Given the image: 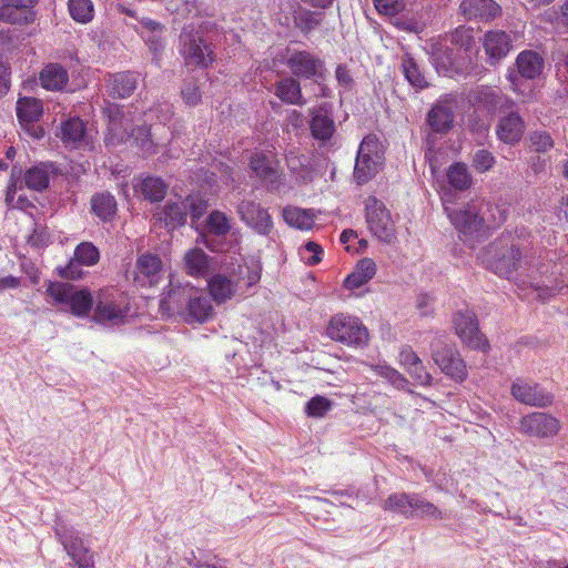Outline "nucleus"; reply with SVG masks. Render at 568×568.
Returning a JSON list of instances; mask_svg holds the SVG:
<instances>
[{
    "label": "nucleus",
    "instance_id": "nucleus-1",
    "mask_svg": "<svg viewBox=\"0 0 568 568\" xmlns=\"http://www.w3.org/2000/svg\"><path fill=\"white\" fill-rule=\"evenodd\" d=\"M160 307L165 312L181 315L189 324L205 323L213 316L211 297L189 283L170 281Z\"/></svg>",
    "mask_w": 568,
    "mask_h": 568
},
{
    "label": "nucleus",
    "instance_id": "nucleus-2",
    "mask_svg": "<svg viewBox=\"0 0 568 568\" xmlns=\"http://www.w3.org/2000/svg\"><path fill=\"white\" fill-rule=\"evenodd\" d=\"M261 278L260 267L256 264L237 261L226 266L223 273L214 274L207 281L210 295L216 303L231 300L239 292L256 284Z\"/></svg>",
    "mask_w": 568,
    "mask_h": 568
},
{
    "label": "nucleus",
    "instance_id": "nucleus-3",
    "mask_svg": "<svg viewBox=\"0 0 568 568\" xmlns=\"http://www.w3.org/2000/svg\"><path fill=\"white\" fill-rule=\"evenodd\" d=\"M45 294L52 305H58L77 317H87L95 303L88 288H77L70 283L50 282Z\"/></svg>",
    "mask_w": 568,
    "mask_h": 568
},
{
    "label": "nucleus",
    "instance_id": "nucleus-4",
    "mask_svg": "<svg viewBox=\"0 0 568 568\" xmlns=\"http://www.w3.org/2000/svg\"><path fill=\"white\" fill-rule=\"evenodd\" d=\"M483 263L495 274L509 277L521 264V253L515 239L507 234L490 243L483 255Z\"/></svg>",
    "mask_w": 568,
    "mask_h": 568
},
{
    "label": "nucleus",
    "instance_id": "nucleus-5",
    "mask_svg": "<svg viewBox=\"0 0 568 568\" xmlns=\"http://www.w3.org/2000/svg\"><path fill=\"white\" fill-rule=\"evenodd\" d=\"M179 51L186 67L207 69L216 59L213 44L192 24L182 29Z\"/></svg>",
    "mask_w": 568,
    "mask_h": 568
},
{
    "label": "nucleus",
    "instance_id": "nucleus-6",
    "mask_svg": "<svg viewBox=\"0 0 568 568\" xmlns=\"http://www.w3.org/2000/svg\"><path fill=\"white\" fill-rule=\"evenodd\" d=\"M454 119L453 99L449 97L439 100L427 114V124L430 131L426 134L425 139V158L432 166L436 164V153L439 150L437 146L438 135L452 129Z\"/></svg>",
    "mask_w": 568,
    "mask_h": 568
},
{
    "label": "nucleus",
    "instance_id": "nucleus-7",
    "mask_svg": "<svg viewBox=\"0 0 568 568\" xmlns=\"http://www.w3.org/2000/svg\"><path fill=\"white\" fill-rule=\"evenodd\" d=\"M445 212L458 231L460 240L470 247L486 237L484 222L480 219V205L476 201H471L460 209L445 206Z\"/></svg>",
    "mask_w": 568,
    "mask_h": 568
},
{
    "label": "nucleus",
    "instance_id": "nucleus-8",
    "mask_svg": "<svg viewBox=\"0 0 568 568\" xmlns=\"http://www.w3.org/2000/svg\"><path fill=\"white\" fill-rule=\"evenodd\" d=\"M383 164L384 148L379 139L374 134L366 135L358 146L354 180L359 185L367 183L382 170Z\"/></svg>",
    "mask_w": 568,
    "mask_h": 568
},
{
    "label": "nucleus",
    "instance_id": "nucleus-9",
    "mask_svg": "<svg viewBox=\"0 0 568 568\" xmlns=\"http://www.w3.org/2000/svg\"><path fill=\"white\" fill-rule=\"evenodd\" d=\"M129 313L126 296L118 290H101L95 297L93 321L105 326L125 323Z\"/></svg>",
    "mask_w": 568,
    "mask_h": 568
},
{
    "label": "nucleus",
    "instance_id": "nucleus-10",
    "mask_svg": "<svg viewBox=\"0 0 568 568\" xmlns=\"http://www.w3.org/2000/svg\"><path fill=\"white\" fill-rule=\"evenodd\" d=\"M327 336L348 346L363 347L367 344L368 332L357 317L338 314L331 318Z\"/></svg>",
    "mask_w": 568,
    "mask_h": 568
},
{
    "label": "nucleus",
    "instance_id": "nucleus-11",
    "mask_svg": "<svg viewBox=\"0 0 568 568\" xmlns=\"http://www.w3.org/2000/svg\"><path fill=\"white\" fill-rule=\"evenodd\" d=\"M54 532L78 568H94L93 554L84 546L79 530L63 521H58Z\"/></svg>",
    "mask_w": 568,
    "mask_h": 568
},
{
    "label": "nucleus",
    "instance_id": "nucleus-12",
    "mask_svg": "<svg viewBox=\"0 0 568 568\" xmlns=\"http://www.w3.org/2000/svg\"><path fill=\"white\" fill-rule=\"evenodd\" d=\"M432 57L437 72L445 77L454 78L469 73L470 57H466L447 41L436 43Z\"/></svg>",
    "mask_w": 568,
    "mask_h": 568
},
{
    "label": "nucleus",
    "instance_id": "nucleus-13",
    "mask_svg": "<svg viewBox=\"0 0 568 568\" xmlns=\"http://www.w3.org/2000/svg\"><path fill=\"white\" fill-rule=\"evenodd\" d=\"M468 102L489 114L506 112L516 108V102L503 92L501 89L488 85H478L468 93Z\"/></svg>",
    "mask_w": 568,
    "mask_h": 568
},
{
    "label": "nucleus",
    "instance_id": "nucleus-14",
    "mask_svg": "<svg viewBox=\"0 0 568 568\" xmlns=\"http://www.w3.org/2000/svg\"><path fill=\"white\" fill-rule=\"evenodd\" d=\"M286 65L294 77L316 83L326 75L324 61L310 51L293 50L286 59Z\"/></svg>",
    "mask_w": 568,
    "mask_h": 568
},
{
    "label": "nucleus",
    "instance_id": "nucleus-15",
    "mask_svg": "<svg viewBox=\"0 0 568 568\" xmlns=\"http://www.w3.org/2000/svg\"><path fill=\"white\" fill-rule=\"evenodd\" d=\"M454 327L462 342L470 348L487 352L488 341L479 332L477 317L469 310L458 311L454 315Z\"/></svg>",
    "mask_w": 568,
    "mask_h": 568
},
{
    "label": "nucleus",
    "instance_id": "nucleus-16",
    "mask_svg": "<svg viewBox=\"0 0 568 568\" xmlns=\"http://www.w3.org/2000/svg\"><path fill=\"white\" fill-rule=\"evenodd\" d=\"M251 170L271 191H278L283 183L280 162L272 153L254 152L250 160Z\"/></svg>",
    "mask_w": 568,
    "mask_h": 568
},
{
    "label": "nucleus",
    "instance_id": "nucleus-17",
    "mask_svg": "<svg viewBox=\"0 0 568 568\" xmlns=\"http://www.w3.org/2000/svg\"><path fill=\"white\" fill-rule=\"evenodd\" d=\"M366 222L372 233L382 241L390 242L394 236V223L384 203L374 196L366 202Z\"/></svg>",
    "mask_w": 568,
    "mask_h": 568
},
{
    "label": "nucleus",
    "instance_id": "nucleus-18",
    "mask_svg": "<svg viewBox=\"0 0 568 568\" xmlns=\"http://www.w3.org/2000/svg\"><path fill=\"white\" fill-rule=\"evenodd\" d=\"M432 356L435 364L440 371L457 383H462L467 378V368L459 352L450 345H444L439 348L434 345Z\"/></svg>",
    "mask_w": 568,
    "mask_h": 568
},
{
    "label": "nucleus",
    "instance_id": "nucleus-19",
    "mask_svg": "<svg viewBox=\"0 0 568 568\" xmlns=\"http://www.w3.org/2000/svg\"><path fill=\"white\" fill-rule=\"evenodd\" d=\"M561 424L555 416L534 412L521 417L519 429L523 434L537 438H552L560 430Z\"/></svg>",
    "mask_w": 568,
    "mask_h": 568
},
{
    "label": "nucleus",
    "instance_id": "nucleus-20",
    "mask_svg": "<svg viewBox=\"0 0 568 568\" xmlns=\"http://www.w3.org/2000/svg\"><path fill=\"white\" fill-rule=\"evenodd\" d=\"M511 395L519 403L535 407H547L554 402V396L542 386L524 378L513 383Z\"/></svg>",
    "mask_w": 568,
    "mask_h": 568
},
{
    "label": "nucleus",
    "instance_id": "nucleus-21",
    "mask_svg": "<svg viewBox=\"0 0 568 568\" xmlns=\"http://www.w3.org/2000/svg\"><path fill=\"white\" fill-rule=\"evenodd\" d=\"M42 112L43 108L38 99L26 97L17 102V116L21 126L37 140L44 135L43 129L38 124Z\"/></svg>",
    "mask_w": 568,
    "mask_h": 568
},
{
    "label": "nucleus",
    "instance_id": "nucleus-22",
    "mask_svg": "<svg viewBox=\"0 0 568 568\" xmlns=\"http://www.w3.org/2000/svg\"><path fill=\"white\" fill-rule=\"evenodd\" d=\"M241 220L261 235H267L273 229V221L266 209L258 202L243 200L237 205Z\"/></svg>",
    "mask_w": 568,
    "mask_h": 568
},
{
    "label": "nucleus",
    "instance_id": "nucleus-23",
    "mask_svg": "<svg viewBox=\"0 0 568 568\" xmlns=\"http://www.w3.org/2000/svg\"><path fill=\"white\" fill-rule=\"evenodd\" d=\"M503 113L496 125V135L503 143L515 145L521 140L526 123L515 108Z\"/></svg>",
    "mask_w": 568,
    "mask_h": 568
},
{
    "label": "nucleus",
    "instance_id": "nucleus-24",
    "mask_svg": "<svg viewBox=\"0 0 568 568\" xmlns=\"http://www.w3.org/2000/svg\"><path fill=\"white\" fill-rule=\"evenodd\" d=\"M483 47L490 65H496L507 57L511 49V39L503 30H490L484 34Z\"/></svg>",
    "mask_w": 568,
    "mask_h": 568
},
{
    "label": "nucleus",
    "instance_id": "nucleus-25",
    "mask_svg": "<svg viewBox=\"0 0 568 568\" xmlns=\"http://www.w3.org/2000/svg\"><path fill=\"white\" fill-rule=\"evenodd\" d=\"M162 261L155 254H142L135 263L134 281L140 286H153L159 283Z\"/></svg>",
    "mask_w": 568,
    "mask_h": 568
},
{
    "label": "nucleus",
    "instance_id": "nucleus-26",
    "mask_svg": "<svg viewBox=\"0 0 568 568\" xmlns=\"http://www.w3.org/2000/svg\"><path fill=\"white\" fill-rule=\"evenodd\" d=\"M99 258L100 252L97 246L90 242H82L75 247L74 257L62 271V276L71 280L79 278L82 275L79 265L92 266L98 263Z\"/></svg>",
    "mask_w": 568,
    "mask_h": 568
},
{
    "label": "nucleus",
    "instance_id": "nucleus-27",
    "mask_svg": "<svg viewBox=\"0 0 568 568\" xmlns=\"http://www.w3.org/2000/svg\"><path fill=\"white\" fill-rule=\"evenodd\" d=\"M500 7L494 0H463L459 6L460 14L467 19L490 21L500 14Z\"/></svg>",
    "mask_w": 568,
    "mask_h": 568
},
{
    "label": "nucleus",
    "instance_id": "nucleus-28",
    "mask_svg": "<svg viewBox=\"0 0 568 568\" xmlns=\"http://www.w3.org/2000/svg\"><path fill=\"white\" fill-rule=\"evenodd\" d=\"M138 80V74L131 71L109 74L105 80V89L111 98L125 99L135 91Z\"/></svg>",
    "mask_w": 568,
    "mask_h": 568
},
{
    "label": "nucleus",
    "instance_id": "nucleus-29",
    "mask_svg": "<svg viewBox=\"0 0 568 568\" xmlns=\"http://www.w3.org/2000/svg\"><path fill=\"white\" fill-rule=\"evenodd\" d=\"M311 131L316 140L327 141L335 132L332 110L328 105L323 104L311 111Z\"/></svg>",
    "mask_w": 568,
    "mask_h": 568
},
{
    "label": "nucleus",
    "instance_id": "nucleus-30",
    "mask_svg": "<svg viewBox=\"0 0 568 568\" xmlns=\"http://www.w3.org/2000/svg\"><path fill=\"white\" fill-rule=\"evenodd\" d=\"M274 94L284 103L292 105H304L306 100L303 98L300 82L293 77H286L274 84Z\"/></svg>",
    "mask_w": 568,
    "mask_h": 568
},
{
    "label": "nucleus",
    "instance_id": "nucleus-31",
    "mask_svg": "<svg viewBox=\"0 0 568 568\" xmlns=\"http://www.w3.org/2000/svg\"><path fill=\"white\" fill-rule=\"evenodd\" d=\"M516 65L520 77L534 80L538 78L544 70V59L535 51L525 50L517 55Z\"/></svg>",
    "mask_w": 568,
    "mask_h": 568
},
{
    "label": "nucleus",
    "instance_id": "nucleus-32",
    "mask_svg": "<svg viewBox=\"0 0 568 568\" xmlns=\"http://www.w3.org/2000/svg\"><path fill=\"white\" fill-rule=\"evenodd\" d=\"M375 274V262L369 257H364L357 262L355 270L344 280V286L351 291L359 288L371 281Z\"/></svg>",
    "mask_w": 568,
    "mask_h": 568
},
{
    "label": "nucleus",
    "instance_id": "nucleus-33",
    "mask_svg": "<svg viewBox=\"0 0 568 568\" xmlns=\"http://www.w3.org/2000/svg\"><path fill=\"white\" fill-rule=\"evenodd\" d=\"M184 264L187 274L194 277H207L211 272L209 255L201 248H192L184 256Z\"/></svg>",
    "mask_w": 568,
    "mask_h": 568
},
{
    "label": "nucleus",
    "instance_id": "nucleus-34",
    "mask_svg": "<svg viewBox=\"0 0 568 568\" xmlns=\"http://www.w3.org/2000/svg\"><path fill=\"white\" fill-rule=\"evenodd\" d=\"M41 85L51 91H60L69 82L68 71L58 63L48 64L40 73Z\"/></svg>",
    "mask_w": 568,
    "mask_h": 568
},
{
    "label": "nucleus",
    "instance_id": "nucleus-35",
    "mask_svg": "<svg viewBox=\"0 0 568 568\" xmlns=\"http://www.w3.org/2000/svg\"><path fill=\"white\" fill-rule=\"evenodd\" d=\"M91 211L101 221H111L118 211V203L115 197L109 192H100L92 195Z\"/></svg>",
    "mask_w": 568,
    "mask_h": 568
},
{
    "label": "nucleus",
    "instance_id": "nucleus-36",
    "mask_svg": "<svg viewBox=\"0 0 568 568\" xmlns=\"http://www.w3.org/2000/svg\"><path fill=\"white\" fill-rule=\"evenodd\" d=\"M159 221L164 222L166 227L175 229L183 225L187 217L186 203H168L159 212L155 213Z\"/></svg>",
    "mask_w": 568,
    "mask_h": 568
},
{
    "label": "nucleus",
    "instance_id": "nucleus-37",
    "mask_svg": "<svg viewBox=\"0 0 568 568\" xmlns=\"http://www.w3.org/2000/svg\"><path fill=\"white\" fill-rule=\"evenodd\" d=\"M443 41L459 50L466 57H470L475 48V37L473 28L459 26Z\"/></svg>",
    "mask_w": 568,
    "mask_h": 568
},
{
    "label": "nucleus",
    "instance_id": "nucleus-38",
    "mask_svg": "<svg viewBox=\"0 0 568 568\" xmlns=\"http://www.w3.org/2000/svg\"><path fill=\"white\" fill-rule=\"evenodd\" d=\"M480 205V219L484 222L486 235L489 230L498 227L507 219V210L504 205L491 204L485 201H476Z\"/></svg>",
    "mask_w": 568,
    "mask_h": 568
},
{
    "label": "nucleus",
    "instance_id": "nucleus-39",
    "mask_svg": "<svg viewBox=\"0 0 568 568\" xmlns=\"http://www.w3.org/2000/svg\"><path fill=\"white\" fill-rule=\"evenodd\" d=\"M52 173V164L40 163L34 165L30 168L24 174L26 185L31 190L41 192L49 186Z\"/></svg>",
    "mask_w": 568,
    "mask_h": 568
},
{
    "label": "nucleus",
    "instance_id": "nucleus-40",
    "mask_svg": "<svg viewBox=\"0 0 568 568\" xmlns=\"http://www.w3.org/2000/svg\"><path fill=\"white\" fill-rule=\"evenodd\" d=\"M134 186L151 202L162 201L168 191V184L161 178L152 175L142 178Z\"/></svg>",
    "mask_w": 568,
    "mask_h": 568
},
{
    "label": "nucleus",
    "instance_id": "nucleus-41",
    "mask_svg": "<svg viewBox=\"0 0 568 568\" xmlns=\"http://www.w3.org/2000/svg\"><path fill=\"white\" fill-rule=\"evenodd\" d=\"M414 493H394L390 494L382 504L385 511L399 514L406 519H412Z\"/></svg>",
    "mask_w": 568,
    "mask_h": 568
},
{
    "label": "nucleus",
    "instance_id": "nucleus-42",
    "mask_svg": "<svg viewBox=\"0 0 568 568\" xmlns=\"http://www.w3.org/2000/svg\"><path fill=\"white\" fill-rule=\"evenodd\" d=\"M85 125L79 118H70L61 125V139L71 148H78L85 139Z\"/></svg>",
    "mask_w": 568,
    "mask_h": 568
},
{
    "label": "nucleus",
    "instance_id": "nucleus-43",
    "mask_svg": "<svg viewBox=\"0 0 568 568\" xmlns=\"http://www.w3.org/2000/svg\"><path fill=\"white\" fill-rule=\"evenodd\" d=\"M283 217L290 226L302 231L311 230L315 223V215L312 210L295 206L285 207L283 210Z\"/></svg>",
    "mask_w": 568,
    "mask_h": 568
},
{
    "label": "nucleus",
    "instance_id": "nucleus-44",
    "mask_svg": "<svg viewBox=\"0 0 568 568\" xmlns=\"http://www.w3.org/2000/svg\"><path fill=\"white\" fill-rule=\"evenodd\" d=\"M232 229L231 219L221 211H212L204 224H203V235L210 234L219 237L226 236Z\"/></svg>",
    "mask_w": 568,
    "mask_h": 568
},
{
    "label": "nucleus",
    "instance_id": "nucleus-45",
    "mask_svg": "<svg viewBox=\"0 0 568 568\" xmlns=\"http://www.w3.org/2000/svg\"><path fill=\"white\" fill-rule=\"evenodd\" d=\"M402 71L405 75V79L412 87L419 90L428 87V82L420 70L419 64L408 53L402 58Z\"/></svg>",
    "mask_w": 568,
    "mask_h": 568
},
{
    "label": "nucleus",
    "instance_id": "nucleus-46",
    "mask_svg": "<svg viewBox=\"0 0 568 568\" xmlns=\"http://www.w3.org/2000/svg\"><path fill=\"white\" fill-rule=\"evenodd\" d=\"M413 518H419V519H443L444 514L443 511L433 503L426 500L420 494L414 493L413 498Z\"/></svg>",
    "mask_w": 568,
    "mask_h": 568
},
{
    "label": "nucleus",
    "instance_id": "nucleus-47",
    "mask_svg": "<svg viewBox=\"0 0 568 568\" xmlns=\"http://www.w3.org/2000/svg\"><path fill=\"white\" fill-rule=\"evenodd\" d=\"M447 179L449 184L459 191L470 187L471 176L465 163L457 162L449 166L447 171Z\"/></svg>",
    "mask_w": 568,
    "mask_h": 568
},
{
    "label": "nucleus",
    "instance_id": "nucleus-48",
    "mask_svg": "<svg viewBox=\"0 0 568 568\" xmlns=\"http://www.w3.org/2000/svg\"><path fill=\"white\" fill-rule=\"evenodd\" d=\"M0 20L8 23H29L33 20L32 12L11 6L6 0L1 1Z\"/></svg>",
    "mask_w": 568,
    "mask_h": 568
},
{
    "label": "nucleus",
    "instance_id": "nucleus-49",
    "mask_svg": "<svg viewBox=\"0 0 568 568\" xmlns=\"http://www.w3.org/2000/svg\"><path fill=\"white\" fill-rule=\"evenodd\" d=\"M68 9L71 18L79 23H88L94 16V7L91 0H69Z\"/></svg>",
    "mask_w": 568,
    "mask_h": 568
},
{
    "label": "nucleus",
    "instance_id": "nucleus-50",
    "mask_svg": "<svg viewBox=\"0 0 568 568\" xmlns=\"http://www.w3.org/2000/svg\"><path fill=\"white\" fill-rule=\"evenodd\" d=\"M369 368L378 376L387 379L397 389H405L408 384L404 375L386 364L369 365Z\"/></svg>",
    "mask_w": 568,
    "mask_h": 568
},
{
    "label": "nucleus",
    "instance_id": "nucleus-51",
    "mask_svg": "<svg viewBox=\"0 0 568 568\" xmlns=\"http://www.w3.org/2000/svg\"><path fill=\"white\" fill-rule=\"evenodd\" d=\"M530 148L537 153H546L554 148V140L547 131H534L529 135Z\"/></svg>",
    "mask_w": 568,
    "mask_h": 568
},
{
    "label": "nucleus",
    "instance_id": "nucleus-52",
    "mask_svg": "<svg viewBox=\"0 0 568 568\" xmlns=\"http://www.w3.org/2000/svg\"><path fill=\"white\" fill-rule=\"evenodd\" d=\"M332 402L324 396H315L311 398L305 406V412L311 417H323L331 410Z\"/></svg>",
    "mask_w": 568,
    "mask_h": 568
},
{
    "label": "nucleus",
    "instance_id": "nucleus-53",
    "mask_svg": "<svg viewBox=\"0 0 568 568\" xmlns=\"http://www.w3.org/2000/svg\"><path fill=\"white\" fill-rule=\"evenodd\" d=\"M495 163L496 159L494 154L490 151L484 149L477 150L474 153L471 160V165L478 173H485L493 169Z\"/></svg>",
    "mask_w": 568,
    "mask_h": 568
},
{
    "label": "nucleus",
    "instance_id": "nucleus-54",
    "mask_svg": "<svg viewBox=\"0 0 568 568\" xmlns=\"http://www.w3.org/2000/svg\"><path fill=\"white\" fill-rule=\"evenodd\" d=\"M132 138L136 146L143 151L144 154H151L153 150V141L150 135V130L145 126H138L132 130Z\"/></svg>",
    "mask_w": 568,
    "mask_h": 568
},
{
    "label": "nucleus",
    "instance_id": "nucleus-55",
    "mask_svg": "<svg viewBox=\"0 0 568 568\" xmlns=\"http://www.w3.org/2000/svg\"><path fill=\"white\" fill-rule=\"evenodd\" d=\"M140 23L142 24L143 28H145L146 30H149L152 33L151 37L145 39L146 42L151 43L154 47V50H158V47H162V43H161V34L163 31L162 24L155 20L150 19V18H142L140 20Z\"/></svg>",
    "mask_w": 568,
    "mask_h": 568
},
{
    "label": "nucleus",
    "instance_id": "nucleus-56",
    "mask_svg": "<svg viewBox=\"0 0 568 568\" xmlns=\"http://www.w3.org/2000/svg\"><path fill=\"white\" fill-rule=\"evenodd\" d=\"M376 10L389 17L397 16L405 8L404 0H373Z\"/></svg>",
    "mask_w": 568,
    "mask_h": 568
},
{
    "label": "nucleus",
    "instance_id": "nucleus-57",
    "mask_svg": "<svg viewBox=\"0 0 568 568\" xmlns=\"http://www.w3.org/2000/svg\"><path fill=\"white\" fill-rule=\"evenodd\" d=\"M323 248L315 242H307L301 251L302 260L308 265H316L322 261Z\"/></svg>",
    "mask_w": 568,
    "mask_h": 568
},
{
    "label": "nucleus",
    "instance_id": "nucleus-58",
    "mask_svg": "<svg viewBox=\"0 0 568 568\" xmlns=\"http://www.w3.org/2000/svg\"><path fill=\"white\" fill-rule=\"evenodd\" d=\"M184 102L189 105H196L202 98L199 87L193 81H186L181 90Z\"/></svg>",
    "mask_w": 568,
    "mask_h": 568
},
{
    "label": "nucleus",
    "instance_id": "nucleus-59",
    "mask_svg": "<svg viewBox=\"0 0 568 568\" xmlns=\"http://www.w3.org/2000/svg\"><path fill=\"white\" fill-rule=\"evenodd\" d=\"M187 209H190L191 223L195 225L207 209V202L199 197H187Z\"/></svg>",
    "mask_w": 568,
    "mask_h": 568
},
{
    "label": "nucleus",
    "instance_id": "nucleus-60",
    "mask_svg": "<svg viewBox=\"0 0 568 568\" xmlns=\"http://www.w3.org/2000/svg\"><path fill=\"white\" fill-rule=\"evenodd\" d=\"M408 374L422 386H430L433 382L432 375L426 372L422 361L406 369Z\"/></svg>",
    "mask_w": 568,
    "mask_h": 568
},
{
    "label": "nucleus",
    "instance_id": "nucleus-61",
    "mask_svg": "<svg viewBox=\"0 0 568 568\" xmlns=\"http://www.w3.org/2000/svg\"><path fill=\"white\" fill-rule=\"evenodd\" d=\"M420 358L417 356V354L412 349L410 346H405L402 348L399 353V363L408 369L414 364L419 362Z\"/></svg>",
    "mask_w": 568,
    "mask_h": 568
},
{
    "label": "nucleus",
    "instance_id": "nucleus-62",
    "mask_svg": "<svg viewBox=\"0 0 568 568\" xmlns=\"http://www.w3.org/2000/svg\"><path fill=\"white\" fill-rule=\"evenodd\" d=\"M335 77L339 85L344 87L345 89L349 88L353 79L351 77V73L346 65L339 64L336 68Z\"/></svg>",
    "mask_w": 568,
    "mask_h": 568
},
{
    "label": "nucleus",
    "instance_id": "nucleus-63",
    "mask_svg": "<svg viewBox=\"0 0 568 568\" xmlns=\"http://www.w3.org/2000/svg\"><path fill=\"white\" fill-rule=\"evenodd\" d=\"M433 304V298L428 294H420L417 297V308L419 310L422 315L428 314V308Z\"/></svg>",
    "mask_w": 568,
    "mask_h": 568
},
{
    "label": "nucleus",
    "instance_id": "nucleus-64",
    "mask_svg": "<svg viewBox=\"0 0 568 568\" xmlns=\"http://www.w3.org/2000/svg\"><path fill=\"white\" fill-rule=\"evenodd\" d=\"M14 176H16V168L12 169L11 179L7 186L6 201L9 204L14 201V196L17 193V180L14 179Z\"/></svg>",
    "mask_w": 568,
    "mask_h": 568
}]
</instances>
